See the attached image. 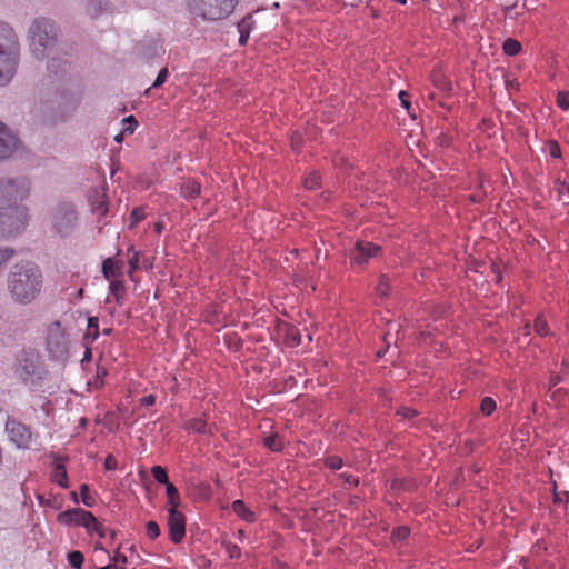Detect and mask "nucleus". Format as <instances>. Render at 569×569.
<instances>
[{
  "instance_id": "f257e3e1",
  "label": "nucleus",
  "mask_w": 569,
  "mask_h": 569,
  "mask_svg": "<svg viewBox=\"0 0 569 569\" xmlns=\"http://www.w3.org/2000/svg\"><path fill=\"white\" fill-rule=\"evenodd\" d=\"M44 276L39 264L21 260L9 269L6 288L9 299L18 306H30L41 296Z\"/></svg>"
},
{
  "instance_id": "f03ea898",
  "label": "nucleus",
  "mask_w": 569,
  "mask_h": 569,
  "mask_svg": "<svg viewBox=\"0 0 569 569\" xmlns=\"http://www.w3.org/2000/svg\"><path fill=\"white\" fill-rule=\"evenodd\" d=\"M59 27L50 18H34L27 31V39L32 57L37 60L49 58L58 44Z\"/></svg>"
},
{
  "instance_id": "7ed1b4c3",
  "label": "nucleus",
  "mask_w": 569,
  "mask_h": 569,
  "mask_svg": "<svg viewBox=\"0 0 569 569\" xmlns=\"http://www.w3.org/2000/svg\"><path fill=\"white\" fill-rule=\"evenodd\" d=\"M21 47L14 28L0 20V87L7 86L17 74Z\"/></svg>"
},
{
  "instance_id": "20e7f679",
  "label": "nucleus",
  "mask_w": 569,
  "mask_h": 569,
  "mask_svg": "<svg viewBox=\"0 0 569 569\" xmlns=\"http://www.w3.org/2000/svg\"><path fill=\"white\" fill-rule=\"evenodd\" d=\"M49 220L54 236L68 238L79 224V212L73 202L60 201L51 209Z\"/></svg>"
},
{
  "instance_id": "39448f33",
  "label": "nucleus",
  "mask_w": 569,
  "mask_h": 569,
  "mask_svg": "<svg viewBox=\"0 0 569 569\" xmlns=\"http://www.w3.org/2000/svg\"><path fill=\"white\" fill-rule=\"evenodd\" d=\"M29 220V211L22 204H0V239L18 234Z\"/></svg>"
},
{
  "instance_id": "423d86ee",
  "label": "nucleus",
  "mask_w": 569,
  "mask_h": 569,
  "mask_svg": "<svg viewBox=\"0 0 569 569\" xmlns=\"http://www.w3.org/2000/svg\"><path fill=\"white\" fill-rule=\"evenodd\" d=\"M31 193V180L24 176L0 179V204H18Z\"/></svg>"
},
{
  "instance_id": "0eeeda50",
  "label": "nucleus",
  "mask_w": 569,
  "mask_h": 569,
  "mask_svg": "<svg viewBox=\"0 0 569 569\" xmlns=\"http://www.w3.org/2000/svg\"><path fill=\"white\" fill-rule=\"evenodd\" d=\"M43 372L38 351L28 349L18 355L14 373L22 382L36 385L43 378Z\"/></svg>"
},
{
  "instance_id": "6e6552de",
  "label": "nucleus",
  "mask_w": 569,
  "mask_h": 569,
  "mask_svg": "<svg viewBox=\"0 0 569 569\" xmlns=\"http://www.w3.org/2000/svg\"><path fill=\"white\" fill-rule=\"evenodd\" d=\"M238 0H188L190 11L206 20H219L228 17Z\"/></svg>"
},
{
  "instance_id": "1a4fd4ad",
  "label": "nucleus",
  "mask_w": 569,
  "mask_h": 569,
  "mask_svg": "<svg viewBox=\"0 0 569 569\" xmlns=\"http://www.w3.org/2000/svg\"><path fill=\"white\" fill-rule=\"evenodd\" d=\"M68 337L60 322L56 321L48 329L47 348L54 358H63L68 353Z\"/></svg>"
},
{
  "instance_id": "9d476101",
  "label": "nucleus",
  "mask_w": 569,
  "mask_h": 569,
  "mask_svg": "<svg viewBox=\"0 0 569 569\" xmlns=\"http://www.w3.org/2000/svg\"><path fill=\"white\" fill-rule=\"evenodd\" d=\"M6 430L10 440L18 448H30L32 442V433L26 425L21 423L14 418H8L6 422Z\"/></svg>"
},
{
  "instance_id": "9b49d317",
  "label": "nucleus",
  "mask_w": 569,
  "mask_h": 569,
  "mask_svg": "<svg viewBox=\"0 0 569 569\" xmlns=\"http://www.w3.org/2000/svg\"><path fill=\"white\" fill-rule=\"evenodd\" d=\"M20 142L16 134L0 122V161L11 158L19 149Z\"/></svg>"
},
{
  "instance_id": "f8f14e48",
  "label": "nucleus",
  "mask_w": 569,
  "mask_h": 569,
  "mask_svg": "<svg viewBox=\"0 0 569 569\" xmlns=\"http://www.w3.org/2000/svg\"><path fill=\"white\" fill-rule=\"evenodd\" d=\"M168 527L170 539L179 543L186 535V519L179 510H168Z\"/></svg>"
},
{
  "instance_id": "ddd939ff",
  "label": "nucleus",
  "mask_w": 569,
  "mask_h": 569,
  "mask_svg": "<svg viewBox=\"0 0 569 569\" xmlns=\"http://www.w3.org/2000/svg\"><path fill=\"white\" fill-rule=\"evenodd\" d=\"M380 247L368 241H358L351 252V259L358 263L363 264L370 258L377 257L380 252Z\"/></svg>"
},
{
  "instance_id": "4468645a",
  "label": "nucleus",
  "mask_w": 569,
  "mask_h": 569,
  "mask_svg": "<svg viewBox=\"0 0 569 569\" xmlns=\"http://www.w3.org/2000/svg\"><path fill=\"white\" fill-rule=\"evenodd\" d=\"M81 512H83V509H81V508H73V509L62 511L58 515V521H59V523L64 525V526H71V525L79 526L81 522V519H82Z\"/></svg>"
},
{
  "instance_id": "2eb2a0df",
  "label": "nucleus",
  "mask_w": 569,
  "mask_h": 569,
  "mask_svg": "<svg viewBox=\"0 0 569 569\" xmlns=\"http://www.w3.org/2000/svg\"><path fill=\"white\" fill-rule=\"evenodd\" d=\"M51 480L54 481L61 488L69 487V479L67 475V469L61 461H56L51 472Z\"/></svg>"
},
{
  "instance_id": "dca6fc26",
  "label": "nucleus",
  "mask_w": 569,
  "mask_h": 569,
  "mask_svg": "<svg viewBox=\"0 0 569 569\" xmlns=\"http://www.w3.org/2000/svg\"><path fill=\"white\" fill-rule=\"evenodd\" d=\"M123 292H124L123 282L118 279L111 280L110 284H109V293L110 295L107 297V302H110L111 299H113L118 306H121Z\"/></svg>"
},
{
  "instance_id": "f3484780",
  "label": "nucleus",
  "mask_w": 569,
  "mask_h": 569,
  "mask_svg": "<svg viewBox=\"0 0 569 569\" xmlns=\"http://www.w3.org/2000/svg\"><path fill=\"white\" fill-rule=\"evenodd\" d=\"M232 511L247 522H253L256 520L254 512L249 509L242 500H236L232 502Z\"/></svg>"
},
{
  "instance_id": "a211bd4d",
  "label": "nucleus",
  "mask_w": 569,
  "mask_h": 569,
  "mask_svg": "<svg viewBox=\"0 0 569 569\" xmlns=\"http://www.w3.org/2000/svg\"><path fill=\"white\" fill-rule=\"evenodd\" d=\"M81 522L79 526H82L86 528V530L88 532H97L99 533L100 537H103V532L100 531V527H99V523L96 519V517L90 512V511H86L83 510V512H81Z\"/></svg>"
},
{
  "instance_id": "6ab92c4d",
  "label": "nucleus",
  "mask_w": 569,
  "mask_h": 569,
  "mask_svg": "<svg viewBox=\"0 0 569 569\" xmlns=\"http://www.w3.org/2000/svg\"><path fill=\"white\" fill-rule=\"evenodd\" d=\"M200 194V184L197 181L188 180L181 186V196L186 199H194Z\"/></svg>"
},
{
  "instance_id": "aec40b11",
  "label": "nucleus",
  "mask_w": 569,
  "mask_h": 569,
  "mask_svg": "<svg viewBox=\"0 0 569 569\" xmlns=\"http://www.w3.org/2000/svg\"><path fill=\"white\" fill-rule=\"evenodd\" d=\"M119 270L120 267L118 266V262L111 258H108L102 262V273L107 280H113L118 276Z\"/></svg>"
},
{
  "instance_id": "412c9836",
  "label": "nucleus",
  "mask_w": 569,
  "mask_h": 569,
  "mask_svg": "<svg viewBox=\"0 0 569 569\" xmlns=\"http://www.w3.org/2000/svg\"><path fill=\"white\" fill-rule=\"evenodd\" d=\"M166 493L169 505L168 510H178V507L180 506V496L173 483H168L166 487Z\"/></svg>"
},
{
  "instance_id": "4be33fe9",
  "label": "nucleus",
  "mask_w": 569,
  "mask_h": 569,
  "mask_svg": "<svg viewBox=\"0 0 569 569\" xmlns=\"http://www.w3.org/2000/svg\"><path fill=\"white\" fill-rule=\"evenodd\" d=\"M431 81L441 92L449 93L452 90L451 82L440 72L432 73Z\"/></svg>"
},
{
  "instance_id": "5701e85b",
  "label": "nucleus",
  "mask_w": 569,
  "mask_h": 569,
  "mask_svg": "<svg viewBox=\"0 0 569 569\" xmlns=\"http://www.w3.org/2000/svg\"><path fill=\"white\" fill-rule=\"evenodd\" d=\"M252 24L253 21L251 17H246L238 23V31L240 33L239 42L241 44L247 42Z\"/></svg>"
},
{
  "instance_id": "b1692460",
  "label": "nucleus",
  "mask_w": 569,
  "mask_h": 569,
  "mask_svg": "<svg viewBox=\"0 0 569 569\" xmlns=\"http://www.w3.org/2000/svg\"><path fill=\"white\" fill-rule=\"evenodd\" d=\"M108 9L107 0H88L87 12L91 17H96Z\"/></svg>"
},
{
  "instance_id": "393cba45",
  "label": "nucleus",
  "mask_w": 569,
  "mask_h": 569,
  "mask_svg": "<svg viewBox=\"0 0 569 569\" xmlns=\"http://www.w3.org/2000/svg\"><path fill=\"white\" fill-rule=\"evenodd\" d=\"M16 254V250L8 246H0V276L7 268L8 263L12 260Z\"/></svg>"
},
{
  "instance_id": "a878e982",
  "label": "nucleus",
  "mask_w": 569,
  "mask_h": 569,
  "mask_svg": "<svg viewBox=\"0 0 569 569\" xmlns=\"http://www.w3.org/2000/svg\"><path fill=\"white\" fill-rule=\"evenodd\" d=\"M98 326H99V320L97 317L88 318V328H87V332L84 336L87 340L94 341L98 338V336H99Z\"/></svg>"
},
{
  "instance_id": "bb28decb",
  "label": "nucleus",
  "mask_w": 569,
  "mask_h": 569,
  "mask_svg": "<svg viewBox=\"0 0 569 569\" xmlns=\"http://www.w3.org/2000/svg\"><path fill=\"white\" fill-rule=\"evenodd\" d=\"M187 428L197 433H206L209 431L207 422L201 418H193L188 421Z\"/></svg>"
},
{
  "instance_id": "cd10ccee",
  "label": "nucleus",
  "mask_w": 569,
  "mask_h": 569,
  "mask_svg": "<svg viewBox=\"0 0 569 569\" xmlns=\"http://www.w3.org/2000/svg\"><path fill=\"white\" fill-rule=\"evenodd\" d=\"M503 52L508 56H516L520 52L521 50V44L519 41L515 40V39H507L505 42H503Z\"/></svg>"
},
{
  "instance_id": "c85d7f7f",
  "label": "nucleus",
  "mask_w": 569,
  "mask_h": 569,
  "mask_svg": "<svg viewBox=\"0 0 569 569\" xmlns=\"http://www.w3.org/2000/svg\"><path fill=\"white\" fill-rule=\"evenodd\" d=\"M390 288H391L390 279L387 276H381L379 278V281H378L377 287H376L377 293L381 298H385V297H387L389 295Z\"/></svg>"
},
{
  "instance_id": "c756f323",
  "label": "nucleus",
  "mask_w": 569,
  "mask_h": 569,
  "mask_svg": "<svg viewBox=\"0 0 569 569\" xmlns=\"http://www.w3.org/2000/svg\"><path fill=\"white\" fill-rule=\"evenodd\" d=\"M151 473L157 482L166 485V487L168 483H170L164 468L160 466H153L151 468Z\"/></svg>"
},
{
  "instance_id": "7c9ffc66",
  "label": "nucleus",
  "mask_w": 569,
  "mask_h": 569,
  "mask_svg": "<svg viewBox=\"0 0 569 569\" xmlns=\"http://www.w3.org/2000/svg\"><path fill=\"white\" fill-rule=\"evenodd\" d=\"M264 445L272 451H280L282 449V442L278 435L267 437L264 439Z\"/></svg>"
},
{
  "instance_id": "2f4dec72",
  "label": "nucleus",
  "mask_w": 569,
  "mask_h": 569,
  "mask_svg": "<svg viewBox=\"0 0 569 569\" xmlns=\"http://www.w3.org/2000/svg\"><path fill=\"white\" fill-rule=\"evenodd\" d=\"M68 560L73 568L80 569L83 563V555L78 550L71 551L68 555Z\"/></svg>"
},
{
  "instance_id": "473e14b6",
  "label": "nucleus",
  "mask_w": 569,
  "mask_h": 569,
  "mask_svg": "<svg viewBox=\"0 0 569 569\" xmlns=\"http://www.w3.org/2000/svg\"><path fill=\"white\" fill-rule=\"evenodd\" d=\"M480 409L483 415H486V416L491 415L493 412V410L496 409L495 400L490 397L483 398L481 401V405H480Z\"/></svg>"
},
{
  "instance_id": "72a5a7b5",
  "label": "nucleus",
  "mask_w": 569,
  "mask_h": 569,
  "mask_svg": "<svg viewBox=\"0 0 569 569\" xmlns=\"http://www.w3.org/2000/svg\"><path fill=\"white\" fill-rule=\"evenodd\" d=\"M80 495H81V501L87 507H92L94 503V499L89 495V486L86 483H82L80 486Z\"/></svg>"
},
{
  "instance_id": "f704fd0d",
  "label": "nucleus",
  "mask_w": 569,
  "mask_h": 569,
  "mask_svg": "<svg viewBox=\"0 0 569 569\" xmlns=\"http://www.w3.org/2000/svg\"><path fill=\"white\" fill-rule=\"evenodd\" d=\"M533 327H535V331L539 336H546L548 333L547 321L542 317L536 318Z\"/></svg>"
},
{
  "instance_id": "c9c22d12",
  "label": "nucleus",
  "mask_w": 569,
  "mask_h": 569,
  "mask_svg": "<svg viewBox=\"0 0 569 569\" xmlns=\"http://www.w3.org/2000/svg\"><path fill=\"white\" fill-rule=\"evenodd\" d=\"M224 549L230 559H238L241 557V549L234 543H224Z\"/></svg>"
},
{
  "instance_id": "e433bc0d",
  "label": "nucleus",
  "mask_w": 569,
  "mask_h": 569,
  "mask_svg": "<svg viewBox=\"0 0 569 569\" xmlns=\"http://www.w3.org/2000/svg\"><path fill=\"white\" fill-rule=\"evenodd\" d=\"M123 123V132L133 133L136 130L138 122L136 121L133 116H129L122 120Z\"/></svg>"
},
{
  "instance_id": "4c0bfd02",
  "label": "nucleus",
  "mask_w": 569,
  "mask_h": 569,
  "mask_svg": "<svg viewBox=\"0 0 569 569\" xmlns=\"http://www.w3.org/2000/svg\"><path fill=\"white\" fill-rule=\"evenodd\" d=\"M146 530L150 539H156L160 536V528L156 521H149L146 526Z\"/></svg>"
},
{
  "instance_id": "58836bf2",
  "label": "nucleus",
  "mask_w": 569,
  "mask_h": 569,
  "mask_svg": "<svg viewBox=\"0 0 569 569\" xmlns=\"http://www.w3.org/2000/svg\"><path fill=\"white\" fill-rule=\"evenodd\" d=\"M319 174L317 172H312L310 173L306 179H305V187L307 189H310V190H313L318 187L319 184Z\"/></svg>"
},
{
  "instance_id": "ea45409f",
  "label": "nucleus",
  "mask_w": 569,
  "mask_h": 569,
  "mask_svg": "<svg viewBox=\"0 0 569 569\" xmlns=\"http://www.w3.org/2000/svg\"><path fill=\"white\" fill-rule=\"evenodd\" d=\"M557 104L562 110L569 109V91H561L557 96Z\"/></svg>"
},
{
  "instance_id": "a19ab883",
  "label": "nucleus",
  "mask_w": 569,
  "mask_h": 569,
  "mask_svg": "<svg viewBox=\"0 0 569 569\" xmlns=\"http://www.w3.org/2000/svg\"><path fill=\"white\" fill-rule=\"evenodd\" d=\"M143 218H144V213H143L142 209H140V208L133 209L131 214H130L129 228H133Z\"/></svg>"
},
{
  "instance_id": "79ce46f5",
  "label": "nucleus",
  "mask_w": 569,
  "mask_h": 569,
  "mask_svg": "<svg viewBox=\"0 0 569 569\" xmlns=\"http://www.w3.org/2000/svg\"><path fill=\"white\" fill-rule=\"evenodd\" d=\"M326 465L328 468H330L332 470H338L342 467L343 462L340 457L330 456L326 459Z\"/></svg>"
},
{
  "instance_id": "37998d69",
  "label": "nucleus",
  "mask_w": 569,
  "mask_h": 569,
  "mask_svg": "<svg viewBox=\"0 0 569 569\" xmlns=\"http://www.w3.org/2000/svg\"><path fill=\"white\" fill-rule=\"evenodd\" d=\"M168 76H169L168 69L167 68L161 69L160 72L158 73L154 82L152 83L151 88L161 87L167 81Z\"/></svg>"
},
{
  "instance_id": "c03bdc74",
  "label": "nucleus",
  "mask_w": 569,
  "mask_h": 569,
  "mask_svg": "<svg viewBox=\"0 0 569 569\" xmlns=\"http://www.w3.org/2000/svg\"><path fill=\"white\" fill-rule=\"evenodd\" d=\"M132 254L129 257L130 272L136 271L139 268V256L134 250H130Z\"/></svg>"
},
{
  "instance_id": "a18cd8bd",
  "label": "nucleus",
  "mask_w": 569,
  "mask_h": 569,
  "mask_svg": "<svg viewBox=\"0 0 569 569\" xmlns=\"http://www.w3.org/2000/svg\"><path fill=\"white\" fill-rule=\"evenodd\" d=\"M408 536L409 530L405 527L397 528L392 533L393 539L398 541L405 540Z\"/></svg>"
},
{
  "instance_id": "49530a36",
  "label": "nucleus",
  "mask_w": 569,
  "mask_h": 569,
  "mask_svg": "<svg viewBox=\"0 0 569 569\" xmlns=\"http://www.w3.org/2000/svg\"><path fill=\"white\" fill-rule=\"evenodd\" d=\"M93 210L97 214L104 216L108 212V207H107L106 202L101 200L93 206Z\"/></svg>"
},
{
  "instance_id": "de8ad7c7",
  "label": "nucleus",
  "mask_w": 569,
  "mask_h": 569,
  "mask_svg": "<svg viewBox=\"0 0 569 569\" xmlns=\"http://www.w3.org/2000/svg\"><path fill=\"white\" fill-rule=\"evenodd\" d=\"M117 460L113 456L109 455L104 459V468L107 470H114L117 468Z\"/></svg>"
},
{
  "instance_id": "09e8293b",
  "label": "nucleus",
  "mask_w": 569,
  "mask_h": 569,
  "mask_svg": "<svg viewBox=\"0 0 569 569\" xmlns=\"http://www.w3.org/2000/svg\"><path fill=\"white\" fill-rule=\"evenodd\" d=\"M398 413L408 419L413 418L417 415L416 410L410 409V408H401L398 411Z\"/></svg>"
},
{
  "instance_id": "8fccbe9b",
  "label": "nucleus",
  "mask_w": 569,
  "mask_h": 569,
  "mask_svg": "<svg viewBox=\"0 0 569 569\" xmlns=\"http://www.w3.org/2000/svg\"><path fill=\"white\" fill-rule=\"evenodd\" d=\"M141 405L144 406V407H150V406H153L154 402H156V397L153 395H148V396H144L142 399H141Z\"/></svg>"
},
{
  "instance_id": "3c124183",
  "label": "nucleus",
  "mask_w": 569,
  "mask_h": 569,
  "mask_svg": "<svg viewBox=\"0 0 569 569\" xmlns=\"http://www.w3.org/2000/svg\"><path fill=\"white\" fill-rule=\"evenodd\" d=\"M116 563H127V557L123 553L117 552L113 557Z\"/></svg>"
},
{
  "instance_id": "603ef678",
  "label": "nucleus",
  "mask_w": 569,
  "mask_h": 569,
  "mask_svg": "<svg viewBox=\"0 0 569 569\" xmlns=\"http://www.w3.org/2000/svg\"><path fill=\"white\" fill-rule=\"evenodd\" d=\"M407 96V93L405 91H400L399 92V98L401 100V103L405 108H409V102L408 100L405 98Z\"/></svg>"
},
{
  "instance_id": "864d4df0",
  "label": "nucleus",
  "mask_w": 569,
  "mask_h": 569,
  "mask_svg": "<svg viewBox=\"0 0 569 569\" xmlns=\"http://www.w3.org/2000/svg\"><path fill=\"white\" fill-rule=\"evenodd\" d=\"M341 476L345 477L346 482H348L350 485H357L358 483V480L356 478H353L352 476H346L343 473Z\"/></svg>"
},
{
  "instance_id": "5fc2aeb1",
  "label": "nucleus",
  "mask_w": 569,
  "mask_h": 569,
  "mask_svg": "<svg viewBox=\"0 0 569 569\" xmlns=\"http://www.w3.org/2000/svg\"><path fill=\"white\" fill-rule=\"evenodd\" d=\"M550 153L552 157H559V154H560L559 147L558 146L552 147L550 150Z\"/></svg>"
},
{
  "instance_id": "6e6d98bb",
  "label": "nucleus",
  "mask_w": 569,
  "mask_h": 569,
  "mask_svg": "<svg viewBox=\"0 0 569 569\" xmlns=\"http://www.w3.org/2000/svg\"><path fill=\"white\" fill-rule=\"evenodd\" d=\"M98 569H118V567L116 563H109V565L98 568Z\"/></svg>"
},
{
  "instance_id": "4d7b16f0",
  "label": "nucleus",
  "mask_w": 569,
  "mask_h": 569,
  "mask_svg": "<svg viewBox=\"0 0 569 569\" xmlns=\"http://www.w3.org/2000/svg\"><path fill=\"white\" fill-rule=\"evenodd\" d=\"M512 10H513V7H507V8H506V16L512 17V16H511Z\"/></svg>"
},
{
  "instance_id": "13d9d810",
  "label": "nucleus",
  "mask_w": 569,
  "mask_h": 569,
  "mask_svg": "<svg viewBox=\"0 0 569 569\" xmlns=\"http://www.w3.org/2000/svg\"><path fill=\"white\" fill-rule=\"evenodd\" d=\"M71 499H72V501H73L74 503H78V501H79V500H78V496H77V493H76V492H71Z\"/></svg>"
},
{
  "instance_id": "bf43d9fd",
  "label": "nucleus",
  "mask_w": 569,
  "mask_h": 569,
  "mask_svg": "<svg viewBox=\"0 0 569 569\" xmlns=\"http://www.w3.org/2000/svg\"><path fill=\"white\" fill-rule=\"evenodd\" d=\"M114 140H116L117 142H121V141H122V134L120 133V134L116 136V137H114Z\"/></svg>"
},
{
  "instance_id": "052dcab7",
  "label": "nucleus",
  "mask_w": 569,
  "mask_h": 569,
  "mask_svg": "<svg viewBox=\"0 0 569 569\" xmlns=\"http://www.w3.org/2000/svg\"><path fill=\"white\" fill-rule=\"evenodd\" d=\"M161 228H162V227H161V224H160V223H157V224H156V231H157L158 233H160V232H161Z\"/></svg>"
},
{
  "instance_id": "680f3d73",
  "label": "nucleus",
  "mask_w": 569,
  "mask_h": 569,
  "mask_svg": "<svg viewBox=\"0 0 569 569\" xmlns=\"http://www.w3.org/2000/svg\"><path fill=\"white\" fill-rule=\"evenodd\" d=\"M106 375V371L103 370L102 373H97V377H102Z\"/></svg>"
},
{
  "instance_id": "e2e57ef3",
  "label": "nucleus",
  "mask_w": 569,
  "mask_h": 569,
  "mask_svg": "<svg viewBox=\"0 0 569 569\" xmlns=\"http://www.w3.org/2000/svg\"><path fill=\"white\" fill-rule=\"evenodd\" d=\"M106 375V371L103 370L102 373H97V377H102Z\"/></svg>"
},
{
  "instance_id": "0e129e2a",
  "label": "nucleus",
  "mask_w": 569,
  "mask_h": 569,
  "mask_svg": "<svg viewBox=\"0 0 569 569\" xmlns=\"http://www.w3.org/2000/svg\"><path fill=\"white\" fill-rule=\"evenodd\" d=\"M106 375V371L103 370L102 373H97V377H102Z\"/></svg>"
},
{
  "instance_id": "69168bd1",
  "label": "nucleus",
  "mask_w": 569,
  "mask_h": 569,
  "mask_svg": "<svg viewBox=\"0 0 569 569\" xmlns=\"http://www.w3.org/2000/svg\"><path fill=\"white\" fill-rule=\"evenodd\" d=\"M103 332L108 335L110 332V329H106Z\"/></svg>"
},
{
  "instance_id": "338daca9",
  "label": "nucleus",
  "mask_w": 569,
  "mask_h": 569,
  "mask_svg": "<svg viewBox=\"0 0 569 569\" xmlns=\"http://www.w3.org/2000/svg\"><path fill=\"white\" fill-rule=\"evenodd\" d=\"M38 499L40 501V503L42 502V497L41 496H38Z\"/></svg>"
}]
</instances>
